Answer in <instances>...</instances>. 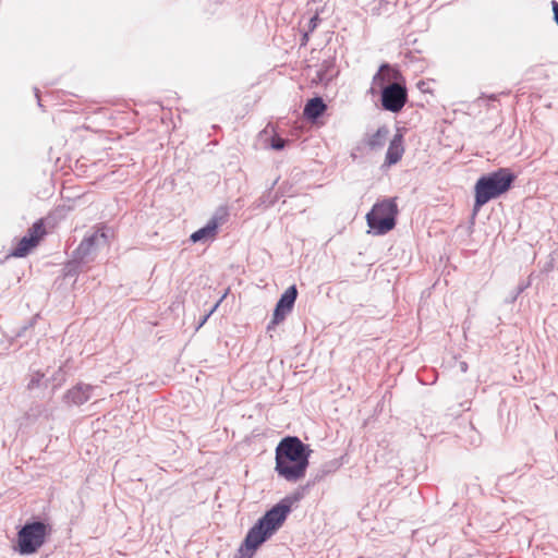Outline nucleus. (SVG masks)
I'll return each instance as SVG.
<instances>
[{
  "mask_svg": "<svg viewBox=\"0 0 558 558\" xmlns=\"http://www.w3.org/2000/svg\"><path fill=\"white\" fill-rule=\"evenodd\" d=\"M306 485L298 488L292 494L282 498L268 509L252 527L248 529L243 542L238 549L235 558H253L257 549L266 543L286 522L295 502L304 498Z\"/></svg>",
  "mask_w": 558,
  "mask_h": 558,
  "instance_id": "1",
  "label": "nucleus"
},
{
  "mask_svg": "<svg viewBox=\"0 0 558 558\" xmlns=\"http://www.w3.org/2000/svg\"><path fill=\"white\" fill-rule=\"evenodd\" d=\"M312 449L298 436H286L275 449V471L290 483L302 480L310 465Z\"/></svg>",
  "mask_w": 558,
  "mask_h": 558,
  "instance_id": "2",
  "label": "nucleus"
},
{
  "mask_svg": "<svg viewBox=\"0 0 558 558\" xmlns=\"http://www.w3.org/2000/svg\"><path fill=\"white\" fill-rule=\"evenodd\" d=\"M371 93H378L381 109L391 113L402 111L409 98L404 77L389 63H383L373 76Z\"/></svg>",
  "mask_w": 558,
  "mask_h": 558,
  "instance_id": "3",
  "label": "nucleus"
},
{
  "mask_svg": "<svg viewBox=\"0 0 558 558\" xmlns=\"http://www.w3.org/2000/svg\"><path fill=\"white\" fill-rule=\"evenodd\" d=\"M515 180L517 175L509 168H498L481 175L474 185L473 215H476L488 202L507 193Z\"/></svg>",
  "mask_w": 558,
  "mask_h": 558,
  "instance_id": "4",
  "label": "nucleus"
},
{
  "mask_svg": "<svg viewBox=\"0 0 558 558\" xmlns=\"http://www.w3.org/2000/svg\"><path fill=\"white\" fill-rule=\"evenodd\" d=\"M51 533L52 525L48 520L32 517L19 527L13 549L22 556L34 555L46 544Z\"/></svg>",
  "mask_w": 558,
  "mask_h": 558,
  "instance_id": "5",
  "label": "nucleus"
},
{
  "mask_svg": "<svg viewBox=\"0 0 558 558\" xmlns=\"http://www.w3.org/2000/svg\"><path fill=\"white\" fill-rule=\"evenodd\" d=\"M399 214L395 197H386L377 201L366 214L368 233L373 235H385L395 229Z\"/></svg>",
  "mask_w": 558,
  "mask_h": 558,
  "instance_id": "6",
  "label": "nucleus"
},
{
  "mask_svg": "<svg viewBox=\"0 0 558 558\" xmlns=\"http://www.w3.org/2000/svg\"><path fill=\"white\" fill-rule=\"evenodd\" d=\"M61 217L62 210L56 209L45 218L36 220L27 230V233L19 240L16 246L12 250L11 255L14 257L27 256L47 234L46 228H53L57 225L58 219Z\"/></svg>",
  "mask_w": 558,
  "mask_h": 558,
  "instance_id": "7",
  "label": "nucleus"
},
{
  "mask_svg": "<svg viewBox=\"0 0 558 558\" xmlns=\"http://www.w3.org/2000/svg\"><path fill=\"white\" fill-rule=\"evenodd\" d=\"M108 241L107 234L104 230H97L89 235H86L78 246L72 252L74 258L88 264L94 260L97 248L100 244H106Z\"/></svg>",
  "mask_w": 558,
  "mask_h": 558,
  "instance_id": "8",
  "label": "nucleus"
},
{
  "mask_svg": "<svg viewBox=\"0 0 558 558\" xmlns=\"http://www.w3.org/2000/svg\"><path fill=\"white\" fill-rule=\"evenodd\" d=\"M296 299L298 288L292 284L286 289L277 301L272 313V324H280L286 319L287 315L292 312Z\"/></svg>",
  "mask_w": 558,
  "mask_h": 558,
  "instance_id": "9",
  "label": "nucleus"
},
{
  "mask_svg": "<svg viewBox=\"0 0 558 558\" xmlns=\"http://www.w3.org/2000/svg\"><path fill=\"white\" fill-rule=\"evenodd\" d=\"M94 389L89 384L78 383L65 392L63 400L69 405H82L90 399Z\"/></svg>",
  "mask_w": 558,
  "mask_h": 558,
  "instance_id": "10",
  "label": "nucleus"
},
{
  "mask_svg": "<svg viewBox=\"0 0 558 558\" xmlns=\"http://www.w3.org/2000/svg\"><path fill=\"white\" fill-rule=\"evenodd\" d=\"M404 138L403 135L398 131L391 138L385 157V166L391 167L398 163L404 153Z\"/></svg>",
  "mask_w": 558,
  "mask_h": 558,
  "instance_id": "11",
  "label": "nucleus"
},
{
  "mask_svg": "<svg viewBox=\"0 0 558 558\" xmlns=\"http://www.w3.org/2000/svg\"><path fill=\"white\" fill-rule=\"evenodd\" d=\"M326 110L327 105L323 97L315 96L305 102L303 108V116L307 121L315 123L320 117L324 116Z\"/></svg>",
  "mask_w": 558,
  "mask_h": 558,
  "instance_id": "12",
  "label": "nucleus"
},
{
  "mask_svg": "<svg viewBox=\"0 0 558 558\" xmlns=\"http://www.w3.org/2000/svg\"><path fill=\"white\" fill-rule=\"evenodd\" d=\"M344 458L345 456H341L339 458H335L332 460L324 462L317 470L313 478L307 482L306 487L314 486L316 483L323 481L327 475L338 471L344 463Z\"/></svg>",
  "mask_w": 558,
  "mask_h": 558,
  "instance_id": "13",
  "label": "nucleus"
},
{
  "mask_svg": "<svg viewBox=\"0 0 558 558\" xmlns=\"http://www.w3.org/2000/svg\"><path fill=\"white\" fill-rule=\"evenodd\" d=\"M218 219L216 217H213L204 227L194 231L190 235V241L192 243H207L208 241L215 238L218 231Z\"/></svg>",
  "mask_w": 558,
  "mask_h": 558,
  "instance_id": "14",
  "label": "nucleus"
},
{
  "mask_svg": "<svg viewBox=\"0 0 558 558\" xmlns=\"http://www.w3.org/2000/svg\"><path fill=\"white\" fill-rule=\"evenodd\" d=\"M389 134V129L386 125H381L377 131L365 140V144L371 150H377L384 147L386 138Z\"/></svg>",
  "mask_w": 558,
  "mask_h": 558,
  "instance_id": "15",
  "label": "nucleus"
},
{
  "mask_svg": "<svg viewBox=\"0 0 558 558\" xmlns=\"http://www.w3.org/2000/svg\"><path fill=\"white\" fill-rule=\"evenodd\" d=\"M278 179L274 181L271 186L263 193V195L258 198V206L270 207L275 205L281 196H283L282 186L279 187L278 191L274 192V186L277 184Z\"/></svg>",
  "mask_w": 558,
  "mask_h": 558,
  "instance_id": "16",
  "label": "nucleus"
},
{
  "mask_svg": "<svg viewBox=\"0 0 558 558\" xmlns=\"http://www.w3.org/2000/svg\"><path fill=\"white\" fill-rule=\"evenodd\" d=\"M335 73V60L329 59L325 60L322 64L319 70L317 71V76L319 82L322 83H329L333 76Z\"/></svg>",
  "mask_w": 558,
  "mask_h": 558,
  "instance_id": "17",
  "label": "nucleus"
},
{
  "mask_svg": "<svg viewBox=\"0 0 558 558\" xmlns=\"http://www.w3.org/2000/svg\"><path fill=\"white\" fill-rule=\"evenodd\" d=\"M83 265L85 264L82 260L74 258V256L72 255V258L64 265V277L77 276L82 270Z\"/></svg>",
  "mask_w": 558,
  "mask_h": 558,
  "instance_id": "18",
  "label": "nucleus"
},
{
  "mask_svg": "<svg viewBox=\"0 0 558 558\" xmlns=\"http://www.w3.org/2000/svg\"><path fill=\"white\" fill-rule=\"evenodd\" d=\"M44 377H45V374L40 373V372H35L32 374L31 376V379L27 384V389L28 390H33L35 388H38L40 387L41 385L47 388L48 387V384L50 383L51 379H46L44 381Z\"/></svg>",
  "mask_w": 558,
  "mask_h": 558,
  "instance_id": "19",
  "label": "nucleus"
},
{
  "mask_svg": "<svg viewBox=\"0 0 558 558\" xmlns=\"http://www.w3.org/2000/svg\"><path fill=\"white\" fill-rule=\"evenodd\" d=\"M289 143V141L282 138L281 136L279 135H274L270 137V141H269V146L274 149V150H282L287 144Z\"/></svg>",
  "mask_w": 558,
  "mask_h": 558,
  "instance_id": "20",
  "label": "nucleus"
},
{
  "mask_svg": "<svg viewBox=\"0 0 558 558\" xmlns=\"http://www.w3.org/2000/svg\"><path fill=\"white\" fill-rule=\"evenodd\" d=\"M35 323H36V316H35V317H33L32 319H29V320L27 322V324H25L24 326L20 327V328L16 330L15 336H16L17 338H22V337H24V336H25V333H26V331H27L29 328H32V327L35 325Z\"/></svg>",
  "mask_w": 558,
  "mask_h": 558,
  "instance_id": "21",
  "label": "nucleus"
},
{
  "mask_svg": "<svg viewBox=\"0 0 558 558\" xmlns=\"http://www.w3.org/2000/svg\"><path fill=\"white\" fill-rule=\"evenodd\" d=\"M527 288V284L521 283L519 284L515 290L510 294L508 298L509 303H513L517 301L518 296Z\"/></svg>",
  "mask_w": 558,
  "mask_h": 558,
  "instance_id": "22",
  "label": "nucleus"
},
{
  "mask_svg": "<svg viewBox=\"0 0 558 558\" xmlns=\"http://www.w3.org/2000/svg\"><path fill=\"white\" fill-rule=\"evenodd\" d=\"M319 21H320V20H319V17H318V15H317V14H315L314 16H312V17L310 19V21H308V32H313V31L317 27V25H318Z\"/></svg>",
  "mask_w": 558,
  "mask_h": 558,
  "instance_id": "23",
  "label": "nucleus"
},
{
  "mask_svg": "<svg viewBox=\"0 0 558 558\" xmlns=\"http://www.w3.org/2000/svg\"><path fill=\"white\" fill-rule=\"evenodd\" d=\"M551 8H553V13H554V21L558 25V1L553 0Z\"/></svg>",
  "mask_w": 558,
  "mask_h": 558,
  "instance_id": "24",
  "label": "nucleus"
},
{
  "mask_svg": "<svg viewBox=\"0 0 558 558\" xmlns=\"http://www.w3.org/2000/svg\"><path fill=\"white\" fill-rule=\"evenodd\" d=\"M218 304H219V302H218V303L213 307V310H211L208 314H206V315L201 319V322H199V324H198V327H197V328L202 327V326L206 323V320H207V319H208V317L211 315V313L217 308Z\"/></svg>",
  "mask_w": 558,
  "mask_h": 558,
  "instance_id": "25",
  "label": "nucleus"
},
{
  "mask_svg": "<svg viewBox=\"0 0 558 558\" xmlns=\"http://www.w3.org/2000/svg\"><path fill=\"white\" fill-rule=\"evenodd\" d=\"M389 4H390V2H389V1H387V0H381V1L379 2V8L377 9V12H376V13H377V14H380V10H381V8H387ZM373 10L375 11V10H376V8H374Z\"/></svg>",
  "mask_w": 558,
  "mask_h": 558,
  "instance_id": "26",
  "label": "nucleus"
},
{
  "mask_svg": "<svg viewBox=\"0 0 558 558\" xmlns=\"http://www.w3.org/2000/svg\"><path fill=\"white\" fill-rule=\"evenodd\" d=\"M361 150V147L360 146H356L354 149H352L351 154H350V157L355 160L357 158V151Z\"/></svg>",
  "mask_w": 558,
  "mask_h": 558,
  "instance_id": "27",
  "label": "nucleus"
},
{
  "mask_svg": "<svg viewBox=\"0 0 558 558\" xmlns=\"http://www.w3.org/2000/svg\"><path fill=\"white\" fill-rule=\"evenodd\" d=\"M34 92H35V96L37 98V104H38V107H43L41 105V100H40V97H39V89L37 87L34 88Z\"/></svg>",
  "mask_w": 558,
  "mask_h": 558,
  "instance_id": "28",
  "label": "nucleus"
},
{
  "mask_svg": "<svg viewBox=\"0 0 558 558\" xmlns=\"http://www.w3.org/2000/svg\"><path fill=\"white\" fill-rule=\"evenodd\" d=\"M425 85H426V84H425V82H418V83H417V87H418L423 93L428 92V89H427V88H425Z\"/></svg>",
  "mask_w": 558,
  "mask_h": 558,
  "instance_id": "29",
  "label": "nucleus"
},
{
  "mask_svg": "<svg viewBox=\"0 0 558 558\" xmlns=\"http://www.w3.org/2000/svg\"><path fill=\"white\" fill-rule=\"evenodd\" d=\"M278 324H272V319L267 325V331H271L276 328Z\"/></svg>",
  "mask_w": 558,
  "mask_h": 558,
  "instance_id": "30",
  "label": "nucleus"
},
{
  "mask_svg": "<svg viewBox=\"0 0 558 558\" xmlns=\"http://www.w3.org/2000/svg\"><path fill=\"white\" fill-rule=\"evenodd\" d=\"M308 40V32L304 33L303 34V37H302V45H305Z\"/></svg>",
  "mask_w": 558,
  "mask_h": 558,
  "instance_id": "31",
  "label": "nucleus"
},
{
  "mask_svg": "<svg viewBox=\"0 0 558 558\" xmlns=\"http://www.w3.org/2000/svg\"><path fill=\"white\" fill-rule=\"evenodd\" d=\"M488 99H489V100H496V99H497V96H496V95H494V94H493V95H489V96H488Z\"/></svg>",
  "mask_w": 558,
  "mask_h": 558,
  "instance_id": "32",
  "label": "nucleus"
},
{
  "mask_svg": "<svg viewBox=\"0 0 558 558\" xmlns=\"http://www.w3.org/2000/svg\"><path fill=\"white\" fill-rule=\"evenodd\" d=\"M461 369H462V371H465V369H466V363H464V362H463V363H461Z\"/></svg>",
  "mask_w": 558,
  "mask_h": 558,
  "instance_id": "33",
  "label": "nucleus"
}]
</instances>
